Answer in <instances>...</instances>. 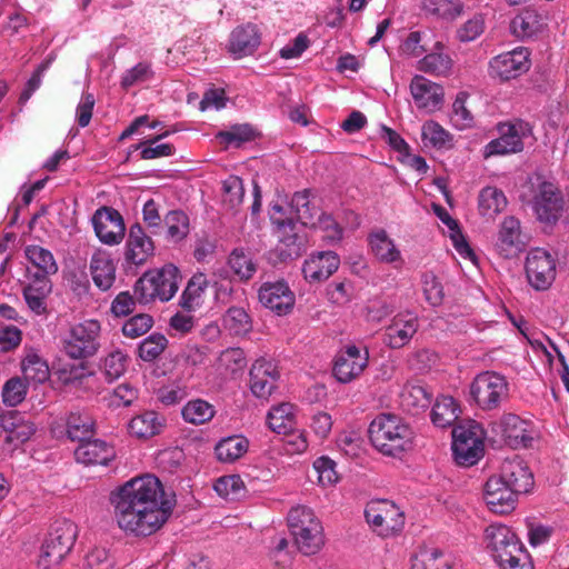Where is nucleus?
Segmentation results:
<instances>
[{
    "label": "nucleus",
    "mask_w": 569,
    "mask_h": 569,
    "mask_svg": "<svg viewBox=\"0 0 569 569\" xmlns=\"http://www.w3.org/2000/svg\"><path fill=\"white\" fill-rule=\"evenodd\" d=\"M530 69V52L527 48L518 47L502 52L489 61V76L501 82L516 79Z\"/></svg>",
    "instance_id": "14"
},
{
    "label": "nucleus",
    "mask_w": 569,
    "mask_h": 569,
    "mask_svg": "<svg viewBox=\"0 0 569 569\" xmlns=\"http://www.w3.org/2000/svg\"><path fill=\"white\" fill-rule=\"evenodd\" d=\"M261 42V34L256 24L247 23L234 28L229 38L228 52L234 59L254 53Z\"/></svg>",
    "instance_id": "27"
},
{
    "label": "nucleus",
    "mask_w": 569,
    "mask_h": 569,
    "mask_svg": "<svg viewBox=\"0 0 569 569\" xmlns=\"http://www.w3.org/2000/svg\"><path fill=\"white\" fill-rule=\"evenodd\" d=\"M21 369L26 380L44 382L49 378L47 362L37 353L29 352L21 362Z\"/></svg>",
    "instance_id": "50"
},
{
    "label": "nucleus",
    "mask_w": 569,
    "mask_h": 569,
    "mask_svg": "<svg viewBox=\"0 0 569 569\" xmlns=\"http://www.w3.org/2000/svg\"><path fill=\"white\" fill-rule=\"evenodd\" d=\"M565 204L560 189L552 182L541 181L533 189L530 206L539 222L555 226L562 217Z\"/></svg>",
    "instance_id": "11"
},
{
    "label": "nucleus",
    "mask_w": 569,
    "mask_h": 569,
    "mask_svg": "<svg viewBox=\"0 0 569 569\" xmlns=\"http://www.w3.org/2000/svg\"><path fill=\"white\" fill-rule=\"evenodd\" d=\"M118 527L127 535L149 537L170 518L174 500L168 498L161 481L152 475L124 482L111 496Z\"/></svg>",
    "instance_id": "1"
},
{
    "label": "nucleus",
    "mask_w": 569,
    "mask_h": 569,
    "mask_svg": "<svg viewBox=\"0 0 569 569\" xmlns=\"http://www.w3.org/2000/svg\"><path fill=\"white\" fill-rule=\"evenodd\" d=\"M169 136V132L166 131L160 133L151 139L144 140L132 148L134 150H140V158L143 160H152L159 158L170 157L174 153L176 148L172 143H158L161 139Z\"/></svg>",
    "instance_id": "44"
},
{
    "label": "nucleus",
    "mask_w": 569,
    "mask_h": 569,
    "mask_svg": "<svg viewBox=\"0 0 569 569\" xmlns=\"http://www.w3.org/2000/svg\"><path fill=\"white\" fill-rule=\"evenodd\" d=\"M485 539L500 569H533L523 545L510 527L492 523L486 528Z\"/></svg>",
    "instance_id": "3"
},
{
    "label": "nucleus",
    "mask_w": 569,
    "mask_h": 569,
    "mask_svg": "<svg viewBox=\"0 0 569 569\" xmlns=\"http://www.w3.org/2000/svg\"><path fill=\"white\" fill-rule=\"evenodd\" d=\"M366 521L373 532L382 538L398 536L406 523L405 512L388 499L372 500L365 509Z\"/></svg>",
    "instance_id": "8"
},
{
    "label": "nucleus",
    "mask_w": 569,
    "mask_h": 569,
    "mask_svg": "<svg viewBox=\"0 0 569 569\" xmlns=\"http://www.w3.org/2000/svg\"><path fill=\"white\" fill-rule=\"evenodd\" d=\"M340 258L333 251L311 253L302 264V274L309 283H320L328 280L339 268Z\"/></svg>",
    "instance_id": "23"
},
{
    "label": "nucleus",
    "mask_w": 569,
    "mask_h": 569,
    "mask_svg": "<svg viewBox=\"0 0 569 569\" xmlns=\"http://www.w3.org/2000/svg\"><path fill=\"white\" fill-rule=\"evenodd\" d=\"M180 273L173 264L146 272L134 284V295L139 302L149 303L156 299L169 301L178 291Z\"/></svg>",
    "instance_id": "6"
},
{
    "label": "nucleus",
    "mask_w": 569,
    "mask_h": 569,
    "mask_svg": "<svg viewBox=\"0 0 569 569\" xmlns=\"http://www.w3.org/2000/svg\"><path fill=\"white\" fill-rule=\"evenodd\" d=\"M247 367L244 351L240 348L223 350L218 358V369L227 375H236Z\"/></svg>",
    "instance_id": "52"
},
{
    "label": "nucleus",
    "mask_w": 569,
    "mask_h": 569,
    "mask_svg": "<svg viewBox=\"0 0 569 569\" xmlns=\"http://www.w3.org/2000/svg\"><path fill=\"white\" fill-rule=\"evenodd\" d=\"M166 239L171 243L184 240L190 231L189 217L182 210L169 211L164 219Z\"/></svg>",
    "instance_id": "41"
},
{
    "label": "nucleus",
    "mask_w": 569,
    "mask_h": 569,
    "mask_svg": "<svg viewBox=\"0 0 569 569\" xmlns=\"http://www.w3.org/2000/svg\"><path fill=\"white\" fill-rule=\"evenodd\" d=\"M443 44L437 41L433 51L418 62V69L435 76H448L452 69V59L443 52Z\"/></svg>",
    "instance_id": "34"
},
{
    "label": "nucleus",
    "mask_w": 569,
    "mask_h": 569,
    "mask_svg": "<svg viewBox=\"0 0 569 569\" xmlns=\"http://www.w3.org/2000/svg\"><path fill=\"white\" fill-rule=\"evenodd\" d=\"M24 254L28 261L38 269L34 274L44 276L49 278L58 271V264L53 254L48 249L37 244L26 247Z\"/></svg>",
    "instance_id": "42"
},
{
    "label": "nucleus",
    "mask_w": 569,
    "mask_h": 569,
    "mask_svg": "<svg viewBox=\"0 0 569 569\" xmlns=\"http://www.w3.org/2000/svg\"><path fill=\"white\" fill-rule=\"evenodd\" d=\"M518 496L512 488L497 476L490 477L485 485L483 499L493 513L506 515L511 512L516 508Z\"/></svg>",
    "instance_id": "21"
},
{
    "label": "nucleus",
    "mask_w": 569,
    "mask_h": 569,
    "mask_svg": "<svg viewBox=\"0 0 569 569\" xmlns=\"http://www.w3.org/2000/svg\"><path fill=\"white\" fill-rule=\"evenodd\" d=\"M78 536L77 525L68 519L58 520L41 545L37 566L39 569H59L70 553Z\"/></svg>",
    "instance_id": "5"
},
{
    "label": "nucleus",
    "mask_w": 569,
    "mask_h": 569,
    "mask_svg": "<svg viewBox=\"0 0 569 569\" xmlns=\"http://www.w3.org/2000/svg\"><path fill=\"white\" fill-rule=\"evenodd\" d=\"M411 569H451V561L440 549L423 547L411 558Z\"/></svg>",
    "instance_id": "38"
},
{
    "label": "nucleus",
    "mask_w": 569,
    "mask_h": 569,
    "mask_svg": "<svg viewBox=\"0 0 569 569\" xmlns=\"http://www.w3.org/2000/svg\"><path fill=\"white\" fill-rule=\"evenodd\" d=\"M296 228L297 226L292 231L289 229L277 230L279 241L276 251L282 260L297 258L302 251V241L297 234Z\"/></svg>",
    "instance_id": "46"
},
{
    "label": "nucleus",
    "mask_w": 569,
    "mask_h": 569,
    "mask_svg": "<svg viewBox=\"0 0 569 569\" xmlns=\"http://www.w3.org/2000/svg\"><path fill=\"white\" fill-rule=\"evenodd\" d=\"M90 272L100 290H109L116 280V264L111 254L106 250H97L91 257Z\"/></svg>",
    "instance_id": "31"
},
{
    "label": "nucleus",
    "mask_w": 569,
    "mask_h": 569,
    "mask_svg": "<svg viewBox=\"0 0 569 569\" xmlns=\"http://www.w3.org/2000/svg\"><path fill=\"white\" fill-rule=\"evenodd\" d=\"M92 226L98 239L108 246L119 244L126 232L120 212L110 207H101L92 216Z\"/></svg>",
    "instance_id": "17"
},
{
    "label": "nucleus",
    "mask_w": 569,
    "mask_h": 569,
    "mask_svg": "<svg viewBox=\"0 0 569 569\" xmlns=\"http://www.w3.org/2000/svg\"><path fill=\"white\" fill-rule=\"evenodd\" d=\"M94 432V421L87 413H70L67 420V435L80 443L89 440Z\"/></svg>",
    "instance_id": "45"
},
{
    "label": "nucleus",
    "mask_w": 569,
    "mask_h": 569,
    "mask_svg": "<svg viewBox=\"0 0 569 569\" xmlns=\"http://www.w3.org/2000/svg\"><path fill=\"white\" fill-rule=\"evenodd\" d=\"M421 138L426 147L442 149L449 144L451 134L438 122L429 120L422 124Z\"/></svg>",
    "instance_id": "51"
},
{
    "label": "nucleus",
    "mask_w": 569,
    "mask_h": 569,
    "mask_svg": "<svg viewBox=\"0 0 569 569\" xmlns=\"http://www.w3.org/2000/svg\"><path fill=\"white\" fill-rule=\"evenodd\" d=\"M525 269L529 284L537 291L548 290L557 274L555 258L541 248H535L528 252Z\"/></svg>",
    "instance_id": "13"
},
{
    "label": "nucleus",
    "mask_w": 569,
    "mask_h": 569,
    "mask_svg": "<svg viewBox=\"0 0 569 569\" xmlns=\"http://www.w3.org/2000/svg\"><path fill=\"white\" fill-rule=\"evenodd\" d=\"M520 232V221L517 218L510 216L502 220L495 244L502 257H513L521 250Z\"/></svg>",
    "instance_id": "30"
},
{
    "label": "nucleus",
    "mask_w": 569,
    "mask_h": 569,
    "mask_svg": "<svg viewBox=\"0 0 569 569\" xmlns=\"http://www.w3.org/2000/svg\"><path fill=\"white\" fill-rule=\"evenodd\" d=\"M430 401V395L421 386L407 387L401 393V403L408 410L411 408H426Z\"/></svg>",
    "instance_id": "63"
},
{
    "label": "nucleus",
    "mask_w": 569,
    "mask_h": 569,
    "mask_svg": "<svg viewBox=\"0 0 569 569\" xmlns=\"http://www.w3.org/2000/svg\"><path fill=\"white\" fill-rule=\"evenodd\" d=\"M309 227L322 232L321 238L327 242H336L342 238V228L329 214L320 213L315 219V224Z\"/></svg>",
    "instance_id": "60"
},
{
    "label": "nucleus",
    "mask_w": 569,
    "mask_h": 569,
    "mask_svg": "<svg viewBox=\"0 0 569 569\" xmlns=\"http://www.w3.org/2000/svg\"><path fill=\"white\" fill-rule=\"evenodd\" d=\"M288 526L297 548L303 555H316L325 546L323 527L312 509L306 506L291 508L288 513Z\"/></svg>",
    "instance_id": "4"
},
{
    "label": "nucleus",
    "mask_w": 569,
    "mask_h": 569,
    "mask_svg": "<svg viewBox=\"0 0 569 569\" xmlns=\"http://www.w3.org/2000/svg\"><path fill=\"white\" fill-rule=\"evenodd\" d=\"M254 131L249 124H236L224 131L217 133V139L227 146H239L242 142L250 141Z\"/></svg>",
    "instance_id": "62"
},
{
    "label": "nucleus",
    "mask_w": 569,
    "mask_h": 569,
    "mask_svg": "<svg viewBox=\"0 0 569 569\" xmlns=\"http://www.w3.org/2000/svg\"><path fill=\"white\" fill-rule=\"evenodd\" d=\"M114 565L109 550L103 547H94L84 557V569H111Z\"/></svg>",
    "instance_id": "64"
},
{
    "label": "nucleus",
    "mask_w": 569,
    "mask_h": 569,
    "mask_svg": "<svg viewBox=\"0 0 569 569\" xmlns=\"http://www.w3.org/2000/svg\"><path fill=\"white\" fill-rule=\"evenodd\" d=\"M507 206L505 193L496 187H486L478 199L479 212L482 217L492 219Z\"/></svg>",
    "instance_id": "40"
},
{
    "label": "nucleus",
    "mask_w": 569,
    "mask_h": 569,
    "mask_svg": "<svg viewBox=\"0 0 569 569\" xmlns=\"http://www.w3.org/2000/svg\"><path fill=\"white\" fill-rule=\"evenodd\" d=\"M249 448V441L243 436H230L221 439L214 448L219 461L231 463L241 458Z\"/></svg>",
    "instance_id": "36"
},
{
    "label": "nucleus",
    "mask_w": 569,
    "mask_h": 569,
    "mask_svg": "<svg viewBox=\"0 0 569 569\" xmlns=\"http://www.w3.org/2000/svg\"><path fill=\"white\" fill-rule=\"evenodd\" d=\"M493 432L499 435L512 448H527L533 440L530 422L522 420L513 413L503 415L498 421L491 423Z\"/></svg>",
    "instance_id": "16"
},
{
    "label": "nucleus",
    "mask_w": 569,
    "mask_h": 569,
    "mask_svg": "<svg viewBox=\"0 0 569 569\" xmlns=\"http://www.w3.org/2000/svg\"><path fill=\"white\" fill-rule=\"evenodd\" d=\"M459 406L450 396L439 397L431 410V421L439 428L450 427L459 417Z\"/></svg>",
    "instance_id": "39"
},
{
    "label": "nucleus",
    "mask_w": 569,
    "mask_h": 569,
    "mask_svg": "<svg viewBox=\"0 0 569 569\" xmlns=\"http://www.w3.org/2000/svg\"><path fill=\"white\" fill-rule=\"evenodd\" d=\"M497 130L499 137L488 142L483 148L485 158L521 152L525 148L523 140L532 134L529 122L520 119L500 122Z\"/></svg>",
    "instance_id": "9"
},
{
    "label": "nucleus",
    "mask_w": 569,
    "mask_h": 569,
    "mask_svg": "<svg viewBox=\"0 0 569 569\" xmlns=\"http://www.w3.org/2000/svg\"><path fill=\"white\" fill-rule=\"evenodd\" d=\"M33 425L19 411L2 413V451H13L34 433Z\"/></svg>",
    "instance_id": "20"
},
{
    "label": "nucleus",
    "mask_w": 569,
    "mask_h": 569,
    "mask_svg": "<svg viewBox=\"0 0 569 569\" xmlns=\"http://www.w3.org/2000/svg\"><path fill=\"white\" fill-rule=\"evenodd\" d=\"M421 286L425 299L430 306L438 307L442 303L443 287L432 272H425L421 276Z\"/></svg>",
    "instance_id": "57"
},
{
    "label": "nucleus",
    "mask_w": 569,
    "mask_h": 569,
    "mask_svg": "<svg viewBox=\"0 0 569 569\" xmlns=\"http://www.w3.org/2000/svg\"><path fill=\"white\" fill-rule=\"evenodd\" d=\"M129 357L121 350L109 352L102 360V373L108 382L119 379L127 370Z\"/></svg>",
    "instance_id": "48"
},
{
    "label": "nucleus",
    "mask_w": 569,
    "mask_h": 569,
    "mask_svg": "<svg viewBox=\"0 0 569 569\" xmlns=\"http://www.w3.org/2000/svg\"><path fill=\"white\" fill-rule=\"evenodd\" d=\"M167 338L161 333H152L139 345V357L144 361H153L166 349Z\"/></svg>",
    "instance_id": "56"
},
{
    "label": "nucleus",
    "mask_w": 569,
    "mask_h": 569,
    "mask_svg": "<svg viewBox=\"0 0 569 569\" xmlns=\"http://www.w3.org/2000/svg\"><path fill=\"white\" fill-rule=\"evenodd\" d=\"M224 327L233 335H246L251 329L249 315L243 308L231 307L223 317Z\"/></svg>",
    "instance_id": "55"
},
{
    "label": "nucleus",
    "mask_w": 569,
    "mask_h": 569,
    "mask_svg": "<svg viewBox=\"0 0 569 569\" xmlns=\"http://www.w3.org/2000/svg\"><path fill=\"white\" fill-rule=\"evenodd\" d=\"M291 208L295 210L300 223L306 227L315 224V219L321 213L311 201V192L309 190L296 192L291 198Z\"/></svg>",
    "instance_id": "43"
},
{
    "label": "nucleus",
    "mask_w": 569,
    "mask_h": 569,
    "mask_svg": "<svg viewBox=\"0 0 569 569\" xmlns=\"http://www.w3.org/2000/svg\"><path fill=\"white\" fill-rule=\"evenodd\" d=\"M27 391L28 386L21 378H11L2 386V402L14 407L24 400Z\"/></svg>",
    "instance_id": "58"
},
{
    "label": "nucleus",
    "mask_w": 569,
    "mask_h": 569,
    "mask_svg": "<svg viewBox=\"0 0 569 569\" xmlns=\"http://www.w3.org/2000/svg\"><path fill=\"white\" fill-rule=\"evenodd\" d=\"M518 495L527 493L533 486V476L527 463L519 457L506 459L497 475Z\"/></svg>",
    "instance_id": "25"
},
{
    "label": "nucleus",
    "mask_w": 569,
    "mask_h": 569,
    "mask_svg": "<svg viewBox=\"0 0 569 569\" xmlns=\"http://www.w3.org/2000/svg\"><path fill=\"white\" fill-rule=\"evenodd\" d=\"M415 432L400 417L391 413L377 416L369 426V439L382 455L400 457L413 445Z\"/></svg>",
    "instance_id": "2"
},
{
    "label": "nucleus",
    "mask_w": 569,
    "mask_h": 569,
    "mask_svg": "<svg viewBox=\"0 0 569 569\" xmlns=\"http://www.w3.org/2000/svg\"><path fill=\"white\" fill-rule=\"evenodd\" d=\"M208 279L204 273H196L189 280L180 298V306L187 311H194L203 302Z\"/></svg>",
    "instance_id": "37"
},
{
    "label": "nucleus",
    "mask_w": 569,
    "mask_h": 569,
    "mask_svg": "<svg viewBox=\"0 0 569 569\" xmlns=\"http://www.w3.org/2000/svg\"><path fill=\"white\" fill-rule=\"evenodd\" d=\"M368 242L372 254L382 263L393 264L396 268L403 266L405 260L400 249L387 231L378 229L368 236Z\"/></svg>",
    "instance_id": "28"
},
{
    "label": "nucleus",
    "mask_w": 569,
    "mask_h": 569,
    "mask_svg": "<svg viewBox=\"0 0 569 569\" xmlns=\"http://www.w3.org/2000/svg\"><path fill=\"white\" fill-rule=\"evenodd\" d=\"M369 353L367 349L360 350L356 346H347L335 359L332 373L341 383H349L358 378L368 366Z\"/></svg>",
    "instance_id": "18"
},
{
    "label": "nucleus",
    "mask_w": 569,
    "mask_h": 569,
    "mask_svg": "<svg viewBox=\"0 0 569 569\" xmlns=\"http://www.w3.org/2000/svg\"><path fill=\"white\" fill-rule=\"evenodd\" d=\"M213 489L227 500H237L244 495V483L238 475L220 477L216 480Z\"/></svg>",
    "instance_id": "54"
},
{
    "label": "nucleus",
    "mask_w": 569,
    "mask_h": 569,
    "mask_svg": "<svg viewBox=\"0 0 569 569\" xmlns=\"http://www.w3.org/2000/svg\"><path fill=\"white\" fill-rule=\"evenodd\" d=\"M52 291V283L44 276L34 274L24 287L23 297L29 309L40 316L47 312V298Z\"/></svg>",
    "instance_id": "32"
},
{
    "label": "nucleus",
    "mask_w": 569,
    "mask_h": 569,
    "mask_svg": "<svg viewBox=\"0 0 569 569\" xmlns=\"http://www.w3.org/2000/svg\"><path fill=\"white\" fill-rule=\"evenodd\" d=\"M231 270L241 279L249 280L257 271V264L250 252L243 249H234L229 256Z\"/></svg>",
    "instance_id": "49"
},
{
    "label": "nucleus",
    "mask_w": 569,
    "mask_h": 569,
    "mask_svg": "<svg viewBox=\"0 0 569 569\" xmlns=\"http://www.w3.org/2000/svg\"><path fill=\"white\" fill-rule=\"evenodd\" d=\"M422 7L425 11L449 20L460 16L463 8L459 0H423Z\"/></svg>",
    "instance_id": "53"
},
{
    "label": "nucleus",
    "mask_w": 569,
    "mask_h": 569,
    "mask_svg": "<svg viewBox=\"0 0 569 569\" xmlns=\"http://www.w3.org/2000/svg\"><path fill=\"white\" fill-rule=\"evenodd\" d=\"M466 101L467 93L459 92L452 103L451 121L459 130L470 128L473 123V117L467 109Z\"/></svg>",
    "instance_id": "61"
},
{
    "label": "nucleus",
    "mask_w": 569,
    "mask_h": 569,
    "mask_svg": "<svg viewBox=\"0 0 569 569\" xmlns=\"http://www.w3.org/2000/svg\"><path fill=\"white\" fill-rule=\"evenodd\" d=\"M259 300L277 315L288 313L295 305V295L284 281L267 282L259 290Z\"/></svg>",
    "instance_id": "24"
},
{
    "label": "nucleus",
    "mask_w": 569,
    "mask_h": 569,
    "mask_svg": "<svg viewBox=\"0 0 569 569\" xmlns=\"http://www.w3.org/2000/svg\"><path fill=\"white\" fill-rule=\"evenodd\" d=\"M419 328L418 315L411 310L395 315L383 329V343L391 349H400L410 343Z\"/></svg>",
    "instance_id": "15"
},
{
    "label": "nucleus",
    "mask_w": 569,
    "mask_h": 569,
    "mask_svg": "<svg viewBox=\"0 0 569 569\" xmlns=\"http://www.w3.org/2000/svg\"><path fill=\"white\" fill-rule=\"evenodd\" d=\"M267 423L277 433L287 435L289 431H292L296 425L293 405L283 402L271 407L267 415Z\"/></svg>",
    "instance_id": "35"
},
{
    "label": "nucleus",
    "mask_w": 569,
    "mask_h": 569,
    "mask_svg": "<svg viewBox=\"0 0 569 569\" xmlns=\"http://www.w3.org/2000/svg\"><path fill=\"white\" fill-rule=\"evenodd\" d=\"M410 92L415 106L427 113L439 110L443 103V88L423 76H415L412 78Z\"/></svg>",
    "instance_id": "22"
},
{
    "label": "nucleus",
    "mask_w": 569,
    "mask_h": 569,
    "mask_svg": "<svg viewBox=\"0 0 569 569\" xmlns=\"http://www.w3.org/2000/svg\"><path fill=\"white\" fill-rule=\"evenodd\" d=\"M470 395L482 410H493L508 398L509 385L503 376L485 371L477 375L471 382Z\"/></svg>",
    "instance_id": "10"
},
{
    "label": "nucleus",
    "mask_w": 569,
    "mask_h": 569,
    "mask_svg": "<svg viewBox=\"0 0 569 569\" xmlns=\"http://www.w3.org/2000/svg\"><path fill=\"white\" fill-rule=\"evenodd\" d=\"M114 457V448L100 439L86 440L74 450L76 460L86 466H107Z\"/></svg>",
    "instance_id": "29"
},
{
    "label": "nucleus",
    "mask_w": 569,
    "mask_h": 569,
    "mask_svg": "<svg viewBox=\"0 0 569 569\" xmlns=\"http://www.w3.org/2000/svg\"><path fill=\"white\" fill-rule=\"evenodd\" d=\"M214 416L213 407L206 400L194 399L187 402L182 408L183 419L192 425H202Z\"/></svg>",
    "instance_id": "47"
},
{
    "label": "nucleus",
    "mask_w": 569,
    "mask_h": 569,
    "mask_svg": "<svg viewBox=\"0 0 569 569\" xmlns=\"http://www.w3.org/2000/svg\"><path fill=\"white\" fill-rule=\"evenodd\" d=\"M452 438V452L459 466L471 467L483 456V432L479 425L458 426Z\"/></svg>",
    "instance_id": "12"
},
{
    "label": "nucleus",
    "mask_w": 569,
    "mask_h": 569,
    "mask_svg": "<svg viewBox=\"0 0 569 569\" xmlns=\"http://www.w3.org/2000/svg\"><path fill=\"white\" fill-rule=\"evenodd\" d=\"M138 389L124 382L116 387L108 396V406L111 408L129 407L138 399Z\"/></svg>",
    "instance_id": "59"
},
{
    "label": "nucleus",
    "mask_w": 569,
    "mask_h": 569,
    "mask_svg": "<svg viewBox=\"0 0 569 569\" xmlns=\"http://www.w3.org/2000/svg\"><path fill=\"white\" fill-rule=\"evenodd\" d=\"M154 254V243L140 223H133L124 246V261L129 267L143 266Z\"/></svg>",
    "instance_id": "19"
},
{
    "label": "nucleus",
    "mask_w": 569,
    "mask_h": 569,
    "mask_svg": "<svg viewBox=\"0 0 569 569\" xmlns=\"http://www.w3.org/2000/svg\"><path fill=\"white\" fill-rule=\"evenodd\" d=\"M279 378L277 366L264 358L253 362L250 369V389L258 398H267L276 389Z\"/></svg>",
    "instance_id": "26"
},
{
    "label": "nucleus",
    "mask_w": 569,
    "mask_h": 569,
    "mask_svg": "<svg viewBox=\"0 0 569 569\" xmlns=\"http://www.w3.org/2000/svg\"><path fill=\"white\" fill-rule=\"evenodd\" d=\"M164 427V418L153 410L134 416L128 423L129 433L138 439H149L159 435Z\"/></svg>",
    "instance_id": "33"
},
{
    "label": "nucleus",
    "mask_w": 569,
    "mask_h": 569,
    "mask_svg": "<svg viewBox=\"0 0 569 569\" xmlns=\"http://www.w3.org/2000/svg\"><path fill=\"white\" fill-rule=\"evenodd\" d=\"M100 332L101 325L94 319L72 325L62 339L63 351L76 360L94 356L100 348Z\"/></svg>",
    "instance_id": "7"
}]
</instances>
